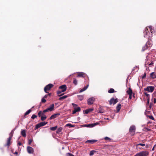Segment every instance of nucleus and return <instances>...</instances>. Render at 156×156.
I'll use <instances>...</instances> for the list:
<instances>
[{"instance_id":"obj_58","label":"nucleus","mask_w":156,"mask_h":156,"mask_svg":"<svg viewBox=\"0 0 156 156\" xmlns=\"http://www.w3.org/2000/svg\"><path fill=\"white\" fill-rule=\"evenodd\" d=\"M153 64V62H152L150 64H149V66H150V65H152Z\"/></svg>"},{"instance_id":"obj_28","label":"nucleus","mask_w":156,"mask_h":156,"mask_svg":"<svg viewBox=\"0 0 156 156\" xmlns=\"http://www.w3.org/2000/svg\"><path fill=\"white\" fill-rule=\"evenodd\" d=\"M65 126L66 127L69 126V127L70 128V127H74L75 126L73 125L70 123H68V124H66V125Z\"/></svg>"},{"instance_id":"obj_59","label":"nucleus","mask_w":156,"mask_h":156,"mask_svg":"<svg viewBox=\"0 0 156 156\" xmlns=\"http://www.w3.org/2000/svg\"><path fill=\"white\" fill-rule=\"evenodd\" d=\"M154 147H155V145L154 146V147H153V148H152V151H153L154 150Z\"/></svg>"},{"instance_id":"obj_63","label":"nucleus","mask_w":156,"mask_h":156,"mask_svg":"<svg viewBox=\"0 0 156 156\" xmlns=\"http://www.w3.org/2000/svg\"><path fill=\"white\" fill-rule=\"evenodd\" d=\"M64 147H62V149H64Z\"/></svg>"},{"instance_id":"obj_40","label":"nucleus","mask_w":156,"mask_h":156,"mask_svg":"<svg viewBox=\"0 0 156 156\" xmlns=\"http://www.w3.org/2000/svg\"><path fill=\"white\" fill-rule=\"evenodd\" d=\"M41 127V125L40 123L36 125L35 127L36 129H37Z\"/></svg>"},{"instance_id":"obj_16","label":"nucleus","mask_w":156,"mask_h":156,"mask_svg":"<svg viewBox=\"0 0 156 156\" xmlns=\"http://www.w3.org/2000/svg\"><path fill=\"white\" fill-rule=\"evenodd\" d=\"M93 110H94V109L93 108H89V109L86 110L84 111V113L85 114H87L88 113L93 111Z\"/></svg>"},{"instance_id":"obj_20","label":"nucleus","mask_w":156,"mask_h":156,"mask_svg":"<svg viewBox=\"0 0 156 156\" xmlns=\"http://www.w3.org/2000/svg\"><path fill=\"white\" fill-rule=\"evenodd\" d=\"M68 97V96L67 95H65L63 96H62L61 97H60L59 99L58 100L60 101H62L63 100V99L66 98H67Z\"/></svg>"},{"instance_id":"obj_19","label":"nucleus","mask_w":156,"mask_h":156,"mask_svg":"<svg viewBox=\"0 0 156 156\" xmlns=\"http://www.w3.org/2000/svg\"><path fill=\"white\" fill-rule=\"evenodd\" d=\"M121 105L120 104H119L116 107V108L117 109V112H118L120 110L121 108Z\"/></svg>"},{"instance_id":"obj_44","label":"nucleus","mask_w":156,"mask_h":156,"mask_svg":"<svg viewBox=\"0 0 156 156\" xmlns=\"http://www.w3.org/2000/svg\"><path fill=\"white\" fill-rule=\"evenodd\" d=\"M140 145L142 146H145V144H144L139 143L136 145V146Z\"/></svg>"},{"instance_id":"obj_29","label":"nucleus","mask_w":156,"mask_h":156,"mask_svg":"<svg viewBox=\"0 0 156 156\" xmlns=\"http://www.w3.org/2000/svg\"><path fill=\"white\" fill-rule=\"evenodd\" d=\"M143 130L144 131H150L151 130V129L146 127H144L143 129Z\"/></svg>"},{"instance_id":"obj_55","label":"nucleus","mask_w":156,"mask_h":156,"mask_svg":"<svg viewBox=\"0 0 156 156\" xmlns=\"http://www.w3.org/2000/svg\"><path fill=\"white\" fill-rule=\"evenodd\" d=\"M144 94L147 97H148L149 96V94H148L145 93H144Z\"/></svg>"},{"instance_id":"obj_30","label":"nucleus","mask_w":156,"mask_h":156,"mask_svg":"<svg viewBox=\"0 0 156 156\" xmlns=\"http://www.w3.org/2000/svg\"><path fill=\"white\" fill-rule=\"evenodd\" d=\"M127 93L129 94H132V90L129 88L128 90L127 91Z\"/></svg>"},{"instance_id":"obj_45","label":"nucleus","mask_w":156,"mask_h":156,"mask_svg":"<svg viewBox=\"0 0 156 156\" xmlns=\"http://www.w3.org/2000/svg\"><path fill=\"white\" fill-rule=\"evenodd\" d=\"M37 117V116L35 114H33L31 116V118L33 119Z\"/></svg>"},{"instance_id":"obj_15","label":"nucleus","mask_w":156,"mask_h":156,"mask_svg":"<svg viewBox=\"0 0 156 156\" xmlns=\"http://www.w3.org/2000/svg\"><path fill=\"white\" fill-rule=\"evenodd\" d=\"M54 105L53 104H52L50 107L48 108V110H49V111H52L54 109Z\"/></svg>"},{"instance_id":"obj_9","label":"nucleus","mask_w":156,"mask_h":156,"mask_svg":"<svg viewBox=\"0 0 156 156\" xmlns=\"http://www.w3.org/2000/svg\"><path fill=\"white\" fill-rule=\"evenodd\" d=\"M67 87L65 85H63L60 86L59 87V89H61L62 92H65L66 90Z\"/></svg>"},{"instance_id":"obj_54","label":"nucleus","mask_w":156,"mask_h":156,"mask_svg":"<svg viewBox=\"0 0 156 156\" xmlns=\"http://www.w3.org/2000/svg\"><path fill=\"white\" fill-rule=\"evenodd\" d=\"M153 101L154 103H156V99L155 98H154L153 99Z\"/></svg>"},{"instance_id":"obj_52","label":"nucleus","mask_w":156,"mask_h":156,"mask_svg":"<svg viewBox=\"0 0 156 156\" xmlns=\"http://www.w3.org/2000/svg\"><path fill=\"white\" fill-rule=\"evenodd\" d=\"M22 145V144L21 142H19L18 144L17 145L19 146H21Z\"/></svg>"},{"instance_id":"obj_23","label":"nucleus","mask_w":156,"mask_h":156,"mask_svg":"<svg viewBox=\"0 0 156 156\" xmlns=\"http://www.w3.org/2000/svg\"><path fill=\"white\" fill-rule=\"evenodd\" d=\"M62 127H60L59 128H58L57 131H56V133H59L61 132V131H62Z\"/></svg>"},{"instance_id":"obj_1","label":"nucleus","mask_w":156,"mask_h":156,"mask_svg":"<svg viewBox=\"0 0 156 156\" xmlns=\"http://www.w3.org/2000/svg\"><path fill=\"white\" fill-rule=\"evenodd\" d=\"M136 129V127L134 125H133L130 126L129 129V132L131 136H133L135 134Z\"/></svg>"},{"instance_id":"obj_60","label":"nucleus","mask_w":156,"mask_h":156,"mask_svg":"<svg viewBox=\"0 0 156 156\" xmlns=\"http://www.w3.org/2000/svg\"><path fill=\"white\" fill-rule=\"evenodd\" d=\"M149 100H148L147 101V104H149Z\"/></svg>"},{"instance_id":"obj_25","label":"nucleus","mask_w":156,"mask_h":156,"mask_svg":"<svg viewBox=\"0 0 156 156\" xmlns=\"http://www.w3.org/2000/svg\"><path fill=\"white\" fill-rule=\"evenodd\" d=\"M151 77L153 79L156 78V75L153 72L152 73L150 74Z\"/></svg>"},{"instance_id":"obj_47","label":"nucleus","mask_w":156,"mask_h":156,"mask_svg":"<svg viewBox=\"0 0 156 156\" xmlns=\"http://www.w3.org/2000/svg\"><path fill=\"white\" fill-rule=\"evenodd\" d=\"M51 94L50 93H49L48 94L45 95H44V97L43 98H46L48 96H50L51 95Z\"/></svg>"},{"instance_id":"obj_41","label":"nucleus","mask_w":156,"mask_h":156,"mask_svg":"<svg viewBox=\"0 0 156 156\" xmlns=\"http://www.w3.org/2000/svg\"><path fill=\"white\" fill-rule=\"evenodd\" d=\"M89 124L87 125H86V126L90 127H92L95 126H94V124Z\"/></svg>"},{"instance_id":"obj_34","label":"nucleus","mask_w":156,"mask_h":156,"mask_svg":"<svg viewBox=\"0 0 156 156\" xmlns=\"http://www.w3.org/2000/svg\"><path fill=\"white\" fill-rule=\"evenodd\" d=\"M114 92V90L113 88H111L108 90V92L109 93H113Z\"/></svg>"},{"instance_id":"obj_61","label":"nucleus","mask_w":156,"mask_h":156,"mask_svg":"<svg viewBox=\"0 0 156 156\" xmlns=\"http://www.w3.org/2000/svg\"><path fill=\"white\" fill-rule=\"evenodd\" d=\"M18 153L17 152H15V154H17Z\"/></svg>"},{"instance_id":"obj_10","label":"nucleus","mask_w":156,"mask_h":156,"mask_svg":"<svg viewBox=\"0 0 156 156\" xmlns=\"http://www.w3.org/2000/svg\"><path fill=\"white\" fill-rule=\"evenodd\" d=\"M150 35V33L147 28L144 33V36L145 37L148 38V36Z\"/></svg>"},{"instance_id":"obj_13","label":"nucleus","mask_w":156,"mask_h":156,"mask_svg":"<svg viewBox=\"0 0 156 156\" xmlns=\"http://www.w3.org/2000/svg\"><path fill=\"white\" fill-rule=\"evenodd\" d=\"M60 115V114L59 113L55 114L51 116L50 117L49 119L51 120L56 118L57 116H59Z\"/></svg>"},{"instance_id":"obj_31","label":"nucleus","mask_w":156,"mask_h":156,"mask_svg":"<svg viewBox=\"0 0 156 156\" xmlns=\"http://www.w3.org/2000/svg\"><path fill=\"white\" fill-rule=\"evenodd\" d=\"M57 126H55L51 127L50 128V129L52 131H55L57 129Z\"/></svg>"},{"instance_id":"obj_18","label":"nucleus","mask_w":156,"mask_h":156,"mask_svg":"<svg viewBox=\"0 0 156 156\" xmlns=\"http://www.w3.org/2000/svg\"><path fill=\"white\" fill-rule=\"evenodd\" d=\"M21 134L24 137H25L26 136V134L25 130H23L21 131Z\"/></svg>"},{"instance_id":"obj_5","label":"nucleus","mask_w":156,"mask_h":156,"mask_svg":"<svg viewBox=\"0 0 156 156\" xmlns=\"http://www.w3.org/2000/svg\"><path fill=\"white\" fill-rule=\"evenodd\" d=\"M95 100V98L94 97L90 98L87 100V104L89 105H92L93 104Z\"/></svg>"},{"instance_id":"obj_6","label":"nucleus","mask_w":156,"mask_h":156,"mask_svg":"<svg viewBox=\"0 0 156 156\" xmlns=\"http://www.w3.org/2000/svg\"><path fill=\"white\" fill-rule=\"evenodd\" d=\"M154 88L153 86H148L146 88H144V90H146L148 92H152L154 90Z\"/></svg>"},{"instance_id":"obj_64","label":"nucleus","mask_w":156,"mask_h":156,"mask_svg":"<svg viewBox=\"0 0 156 156\" xmlns=\"http://www.w3.org/2000/svg\"><path fill=\"white\" fill-rule=\"evenodd\" d=\"M100 112V113H102V112Z\"/></svg>"},{"instance_id":"obj_14","label":"nucleus","mask_w":156,"mask_h":156,"mask_svg":"<svg viewBox=\"0 0 156 156\" xmlns=\"http://www.w3.org/2000/svg\"><path fill=\"white\" fill-rule=\"evenodd\" d=\"M98 140H87L86 141V143H90V144H93L96 142H97Z\"/></svg>"},{"instance_id":"obj_37","label":"nucleus","mask_w":156,"mask_h":156,"mask_svg":"<svg viewBox=\"0 0 156 156\" xmlns=\"http://www.w3.org/2000/svg\"><path fill=\"white\" fill-rule=\"evenodd\" d=\"M41 115H44V113H42V111H40L38 113V116L39 117H40L41 116Z\"/></svg>"},{"instance_id":"obj_21","label":"nucleus","mask_w":156,"mask_h":156,"mask_svg":"<svg viewBox=\"0 0 156 156\" xmlns=\"http://www.w3.org/2000/svg\"><path fill=\"white\" fill-rule=\"evenodd\" d=\"M139 69V68L138 67L136 66L133 68V69L132 70V72L134 73L137 72Z\"/></svg>"},{"instance_id":"obj_27","label":"nucleus","mask_w":156,"mask_h":156,"mask_svg":"<svg viewBox=\"0 0 156 156\" xmlns=\"http://www.w3.org/2000/svg\"><path fill=\"white\" fill-rule=\"evenodd\" d=\"M73 83L75 85H76L77 84V80L75 78H73Z\"/></svg>"},{"instance_id":"obj_11","label":"nucleus","mask_w":156,"mask_h":156,"mask_svg":"<svg viewBox=\"0 0 156 156\" xmlns=\"http://www.w3.org/2000/svg\"><path fill=\"white\" fill-rule=\"evenodd\" d=\"M12 138L11 137H9L7 139V143L6 144H5L4 145L5 146H7L8 148H9L11 144L10 141Z\"/></svg>"},{"instance_id":"obj_12","label":"nucleus","mask_w":156,"mask_h":156,"mask_svg":"<svg viewBox=\"0 0 156 156\" xmlns=\"http://www.w3.org/2000/svg\"><path fill=\"white\" fill-rule=\"evenodd\" d=\"M27 151L29 153L32 154L34 152V149L31 147L28 146L27 147Z\"/></svg>"},{"instance_id":"obj_32","label":"nucleus","mask_w":156,"mask_h":156,"mask_svg":"<svg viewBox=\"0 0 156 156\" xmlns=\"http://www.w3.org/2000/svg\"><path fill=\"white\" fill-rule=\"evenodd\" d=\"M84 74L83 73H80L78 74L77 75V77H84Z\"/></svg>"},{"instance_id":"obj_46","label":"nucleus","mask_w":156,"mask_h":156,"mask_svg":"<svg viewBox=\"0 0 156 156\" xmlns=\"http://www.w3.org/2000/svg\"><path fill=\"white\" fill-rule=\"evenodd\" d=\"M149 118L152 120H154V118L153 116L152 115H149L148 116Z\"/></svg>"},{"instance_id":"obj_3","label":"nucleus","mask_w":156,"mask_h":156,"mask_svg":"<svg viewBox=\"0 0 156 156\" xmlns=\"http://www.w3.org/2000/svg\"><path fill=\"white\" fill-rule=\"evenodd\" d=\"M148 154L149 153L147 151H144L137 153L134 156H147Z\"/></svg>"},{"instance_id":"obj_8","label":"nucleus","mask_w":156,"mask_h":156,"mask_svg":"<svg viewBox=\"0 0 156 156\" xmlns=\"http://www.w3.org/2000/svg\"><path fill=\"white\" fill-rule=\"evenodd\" d=\"M152 45L151 44H149L148 41L147 42L145 46L143 47L142 50L144 51L146 49L148 48L149 47H150Z\"/></svg>"},{"instance_id":"obj_38","label":"nucleus","mask_w":156,"mask_h":156,"mask_svg":"<svg viewBox=\"0 0 156 156\" xmlns=\"http://www.w3.org/2000/svg\"><path fill=\"white\" fill-rule=\"evenodd\" d=\"M31 111V110L30 109L28 110L25 113V115H27L29 114L30 113Z\"/></svg>"},{"instance_id":"obj_24","label":"nucleus","mask_w":156,"mask_h":156,"mask_svg":"<svg viewBox=\"0 0 156 156\" xmlns=\"http://www.w3.org/2000/svg\"><path fill=\"white\" fill-rule=\"evenodd\" d=\"M15 130V129H13L12 130L11 133H10L9 134V137H11V138H12V137L13 136L14 132Z\"/></svg>"},{"instance_id":"obj_57","label":"nucleus","mask_w":156,"mask_h":156,"mask_svg":"<svg viewBox=\"0 0 156 156\" xmlns=\"http://www.w3.org/2000/svg\"><path fill=\"white\" fill-rule=\"evenodd\" d=\"M152 105H153V104H151H151H150V106H149V107H150V108H151V107H152Z\"/></svg>"},{"instance_id":"obj_7","label":"nucleus","mask_w":156,"mask_h":156,"mask_svg":"<svg viewBox=\"0 0 156 156\" xmlns=\"http://www.w3.org/2000/svg\"><path fill=\"white\" fill-rule=\"evenodd\" d=\"M118 101L117 98L115 99L114 98H112L110 100L109 102L110 105H112V104L114 105L117 103Z\"/></svg>"},{"instance_id":"obj_56","label":"nucleus","mask_w":156,"mask_h":156,"mask_svg":"<svg viewBox=\"0 0 156 156\" xmlns=\"http://www.w3.org/2000/svg\"><path fill=\"white\" fill-rule=\"evenodd\" d=\"M132 94H129V98L130 99H131L132 98Z\"/></svg>"},{"instance_id":"obj_33","label":"nucleus","mask_w":156,"mask_h":156,"mask_svg":"<svg viewBox=\"0 0 156 156\" xmlns=\"http://www.w3.org/2000/svg\"><path fill=\"white\" fill-rule=\"evenodd\" d=\"M48 123L47 122H43L40 123L41 126H44Z\"/></svg>"},{"instance_id":"obj_62","label":"nucleus","mask_w":156,"mask_h":156,"mask_svg":"<svg viewBox=\"0 0 156 156\" xmlns=\"http://www.w3.org/2000/svg\"><path fill=\"white\" fill-rule=\"evenodd\" d=\"M146 148H147L148 147L147 145L146 146Z\"/></svg>"},{"instance_id":"obj_50","label":"nucleus","mask_w":156,"mask_h":156,"mask_svg":"<svg viewBox=\"0 0 156 156\" xmlns=\"http://www.w3.org/2000/svg\"><path fill=\"white\" fill-rule=\"evenodd\" d=\"M99 124V123L98 122H95V123H92V124L91 125H92V124H94V126H96V125H97L98 124Z\"/></svg>"},{"instance_id":"obj_2","label":"nucleus","mask_w":156,"mask_h":156,"mask_svg":"<svg viewBox=\"0 0 156 156\" xmlns=\"http://www.w3.org/2000/svg\"><path fill=\"white\" fill-rule=\"evenodd\" d=\"M72 105L74 108V110L73 111L72 114H75L76 112H80L81 109L79 107H77L78 105L74 103H72Z\"/></svg>"},{"instance_id":"obj_17","label":"nucleus","mask_w":156,"mask_h":156,"mask_svg":"<svg viewBox=\"0 0 156 156\" xmlns=\"http://www.w3.org/2000/svg\"><path fill=\"white\" fill-rule=\"evenodd\" d=\"M88 85H87L86 86L84 87L83 88L80 90L79 92L80 93L85 90L88 88Z\"/></svg>"},{"instance_id":"obj_51","label":"nucleus","mask_w":156,"mask_h":156,"mask_svg":"<svg viewBox=\"0 0 156 156\" xmlns=\"http://www.w3.org/2000/svg\"><path fill=\"white\" fill-rule=\"evenodd\" d=\"M146 77V73H144L143 76H142V78L144 79Z\"/></svg>"},{"instance_id":"obj_43","label":"nucleus","mask_w":156,"mask_h":156,"mask_svg":"<svg viewBox=\"0 0 156 156\" xmlns=\"http://www.w3.org/2000/svg\"><path fill=\"white\" fill-rule=\"evenodd\" d=\"M66 155V156H74V155L69 153H67Z\"/></svg>"},{"instance_id":"obj_42","label":"nucleus","mask_w":156,"mask_h":156,"mask_svg":"<svg viewBox=\"0 0 156 156\" xmlns=\"http://www.w3.org/2000/svg\"><path fill=\"white\" fill-rule=\"evenodd\" d=\"M46 100L45 99V98H42L41 99V102H42L43 103H45L46 102Z\"/></svg>"},{"instance_id":"obj_4","label":"nucleus","mask_w":156,"mask_h":156,"mask_svg":"<svg viewBox=\"0 0 156 156\" xmlns=\"http://www.w3.org/2000/svg\"><path fill=\"white\" fill-rule=\"evenodd\" d=\"M53 86L52 84L50 83L46 85L44 88V91L46 93L48 92L47 91V90H49Z\"/></svg>"},{"instance_id":"obj_36","label":"nucleus","mask_w":156,"mask_h":156,"mask_svg":"<svg viewBox=\"0 0 156 156\" xmlns=\"http://www.w3.org/2000/svg\"><path fill=\"white\" fill-rule=\"evenodd\" d=\"M96 151L94 150H92L90 152L89 155L90 156H92L94 154V153Z\"/></svg>"},{"instance_id":"obj_22","label":"nucleus","mask_w":156,"mask_h":156,"mask_svg":"<svg viewBox=\"0 0 156 156\" xmlns=\"http://www.w3.org/2000/svg\"><path fill=\"white\" fill-rule=\"evenodd\" d=\"M77 97L79 100L80 101H82L84 98V95H79L77 96Z\"/></svg>"},{"instance_id":"obj_49","label":"nucleus","mask_w":156,"mask_h":156,"mask_svg":"<svg viewBox=\"0 0 156 156\" xmlns=\"http://www.w3.org/2000/svg\"><path fill=\"white\" fill-rule=\"evenodd\" d=\"M48 111H49V110H48V108L47 109L44 110L43 111V112L44 113H45V112H48Z\"/></svg>"},{"instance_id":"obj_26","label":"nucleus","mask_w":156,"mask_h":156,"mask_svg":"<svg viewBox=\"0 0 156 156\" xmlns=\"http://www.w3.org/2000/svg\"><path fill=\"white\" fill-rule=\"evenodd\" d=\"M62 92V90H58L57 92V94L59 97L61 96L63 94H60L62 92Z\"/></svg>"},{"instance_id":"obj_39","label":"nucleus","mask_w":156,"mask_h":156,"mask_svg":"<svg viewBox=\"0 0 156 156\" xmlns=\"http://www.w3.org/2000/svg\"><path fill=\"white\" fill-rule=\"evenodd\" d=\"M47 117L46 116H41V119L42 121H44L46 119Z\"/></svg>"},{"instance_id":"obj_53","label":"nucleus","mask_w":156,"mask_h":156,"mask_svg":"<svg viewBox=\"0 0 156 156\" xmlns=\"http://www.w3.org/2000/svg\"><path fill=\"white\" fill-rule=\"evenodd\" d=\"M148 27H149V29H150V31H151V30H152V26H150Z\"/></svg>"},{"instance_id":"obj_35","label":"nucleus","mask_w":156,"mask_h":156,"mask_svg":"<svg viewBox=\"0 0 156 156\" xmlns=\"http://www.w3.org/2000/svg\"><path fill=\"white\" fill-rule=\"evenodd\" d=\"M104 139H105V140H108V141H110L111 140V139L110 138L107 136H106L104 138Z\"/></svg>"},{"instance_id":"obj_48","label":"nucleus","mask_w":156,"mask_h":156,"mask_svg":"<svg viewBox=\"0 0 156 156\" xmlns=\"http://www.w3.org/2000/svg\"><path fill=\"white\" fill-rule=\"evenodd\" d=\"M33 141L32 139H29L28 140V143L29 145Z\"/></svg>"}]
</instances>
